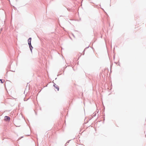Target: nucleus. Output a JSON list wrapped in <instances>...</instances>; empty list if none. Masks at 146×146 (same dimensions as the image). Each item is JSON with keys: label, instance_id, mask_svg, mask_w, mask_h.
<instances>
[{"label": "nucleus", "instance_id": "f257e3e1", "mask_svg": "<svg viewBox=\"0 0 146 146\" xmlns=\"http://www.w3.org/2000/svg\"><path fill=\"white\" fill-rule=\"evenodd\" d=\"M31 38H30L28 39V44L29 46H31Z\"/></svg>", "mask_w": 146, "mask_h": 146}, {"label": "nucleus", "instance_id": "f03ea898", "mask_svg": "<svg viewBox=\"0 0 146 146\" xmlns=\"http://www.w3.org/2000/svg\"><path fill=\"white\" fill-rule=\"evenodd\" d=\"M5 120L6 121H9L10 120V117L7 116L5 117Z\"/></svg>", "mask_w": 146, "mask_h": 146}, {"label": "nucleus", "instance_id": "7ed1b4c3", "mask_svg": "<svg viewBox=\"0 0 146 146\" xmlns=\"http://www.w3.org/2000/svg\"><path fill=\"white\" fill-rule=\"evenodd\" d=\"M54 87H55L56 89L58 91L59 90V88L58 86H55Z\"/></svg>", "mask_w": 146, "mask_h": 146}, {"label": "nucleus", "instance_id": "20e7f679", "mask_svg": "<svg viewBox=\"0 0 146 146\" xmlns=\"http://www.w3.org/2000/svg\"><path fill=\"white\" fill-rule=\"evenodd\" d=\"M29 46V47L30 48V49L32 51V48H33V47L31 45V46Z\"/></svg>", "mask_w": 146, "mask_h": 146}, {"label": "nucleus", "instance_id": "39448f33", "mask_svg": "<svg viewBox=\"0 0 146 146\" xmlns=\"http://www.w3.org/2000/svg\"><path fill=\"white\" fill-rule=\"evenodd\" d=\"M0 80L1 81V82L2 83H3V82L2 81H1V80Z\"/></svg>", "mask_w": 146, "mask_h": 146}]
</instances>
